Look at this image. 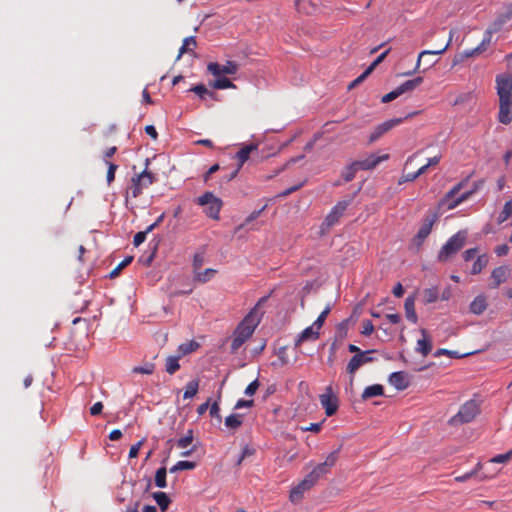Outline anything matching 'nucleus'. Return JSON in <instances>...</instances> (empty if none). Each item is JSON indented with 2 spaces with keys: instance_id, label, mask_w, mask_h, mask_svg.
Masks as SVG:
<instances>
[{
  "instance_id": "f257e3e1",
  "label": "nucleus",
  "mask_w": 512,
  "mask_h": 512,
  "mask_svg": "<svg viewBox=\"0 0 512 512\" xmlns=\"http://www.w3.org/2000/svg\"><path fill=\"white\" fill-rule=\"evenodd\" d=\"M468 237L467 230H460L452 236L438 253L437 260L441 263L447 262L456 255L465 245Z\"/></svg>"
},
{
  "instance_id": "f03ea898",
  "label": "nucleus",
  "mask_w": 512,
  "mask_h": 512,
  "mask_svg": "<svg viewBox=\"0 0 512 512\" xmlns=\"http://www.w3.org/2000/svg\"><path fill=\"white\" fill-rule=\"evenodd\" d=\"M480 411L479 403L471 399L460 407L458 413L448 421V424L451 426H457L469 423L473 421L478 414H480Z\"/></svg>"
},
{
  "instance_id": "7ed1b4c3",
  "label": "nucleus",
  "mask_w": 512,
  "mask_h": 512,
  "mask_svg": "<svg viewBox=\"0 0 512 512\" xmlns=\"http://www.w3.org/2000/svg\"><path fill=\"white\" fill-rule=\"evenodd\" d=\"M196 203L199 206H208L205 210V214L214 220H219V213L223 206V201L216 197L212 192H205L196 199Z\"/></svg>"
},
{
  "instance_id": "20e7f679",
  "label": "nucleus",
  "mask_w": 512,
  "mask_h": 512,
  "mask_svg": "<svg viewBox=\"0 0 512 512\" xmlns=\"http://www.w3.org/2000/svg\"><path fill=\"white\" fill-rule=\"evenodd\" d=\"M452 37H453V31H450L449 39L444 46H441L435 50L422 51L418 56L415 70H417L421 64H423L425 66L424 71L433 67L438 61L435 58V56L443 54L448 49V47L450 46V44L452 42Z\"/></svg>"
},
{
  "instance_id": "39448f33",
  "label": "nucleus",
  "mask_w": 512,
  "mask_h": 512,
  "mask_svg": "<svg viewBox=\"0 0 512 512\" xmlns=\"http://www.w3.org/2000/svg\"><path fill=\"white\" fill-rule=\"evenodd\" d=\"M378 350L371 349L366 351H361L357 355H354L349 360L346 371L351 376L350 377V385L353 384L354 374L356 371L364 364L374 362L376 359L374 357L369 356L372 353H377Z\"/></svg>"
},
{
  "instance_id": "423d86ee",
  "label": "nucleus",
  "mask_w": 512,
  "mask_h": 512,
  "mask_svg": "<svg viewBox=\"0 0 512 512\" xmlns=\"http://www.w3.org/2000/svg\"><path fill=\"white\" fill-rule=\"evenodd\" d=\"M354 196H349L347 199L339 201L331 210V212L326 216L324 222L321 225V232L324 233L326 230L330 229L334 224H336L340 217L343 215L347 207L353 201Z\"/></svg>"
},
{
  "instance_id": "0eeeda50",
  "label": "nucleus",
  "mask_w": 512,
  "mask_h": 512,
  "mask_svg": "<svg viewBox=\"0 0 512 512\" xmlns=\"http://www.w3.org/2000/svg\"><path fill=\"white\" fill-rule=\"evenodd\" d=\"M133 170H136V166H133ZM154 181V174L152 172L147 171V169L140 173H135V176L131 178L133 196L137 197L138 195H140L142 193V189L152 185Z\"/></svg>"
},
{
  "instance_id": "6e6552de",
  "label": "nucleus",
  "mask_w": 512,
  "mask_h": 512,
  "mask_svg": "<svg viewBox=\"0 0 512 512\" xmlns=\"http://www.w3.org/2000/svg\"><path fill=\"white\" fill-rule=\"evenodd\" d=\"M438 218H439V215L437 212L425 217L424 222H423L422 226L420 227L418 233L412 239L413 245H415L417 248H420L422 246L425 239L431 233L432 227L436 223Z\"/></svg>"
},
{
  "instance_id": "1a4fd4ad",
  "label": "nucleus",
  "mask_w": 512,
  "mask_h": 512,
  "mask_svg": "<svg viewBox=\"0 0 512 512\" xmlns=\"http://www.w3.org/2000/svg\"><path fill=\"white\" fill-rule=\"evenodd\" d=\"M259 323L260 319H258L255 323L253 322V311H250L238 324L234 331V335L242 337L246 341L252 336L255 328Z\"/></svg>"
},
{
  "instance_id": "9d476101",
  "label": "nucleus",
  "mask_w": 512,
  "mask_h": 512,
  "mask_svg": "<svg viewBox=\"0 0 512 512\" xmlns=\"http://www.w3.org/2000/svg\"><path fill=\"white\" fill-rule=\"evenodd\" d=\"M320 402L325 409V413L328 417L335 415L339 408V401L336 395H334L332 387L326 388V393L320 395Z\"/></svg>"
},
{
  "instance_id": "9b49d317",
  "label": "nucleus",
  "mask_w": 512,
  "mask_h": 512,
  "mask_svg": "<svg viewBox=\"0 0 512 512\" xmlns=\"http://www.w3.org/2000/svg\"><path fill=\"white\" fill-rule=\"evenodd\" d=\"M498 120L502 124H510L512 121V95L501 94L499 96Z\"/></svg>"
},
{
  "instance_id": "f8f14e48",
  "label": "nucleus",
  "mask_w": 512,
  "mask_h": 512,
  "mask_svg": "<svg viewBox=\"0 0 512 512\" xmlns=\"http://www.w3.org/2000/svg\"><path fill=\"white\" fill-rule=\"evenodd\" d=\"M239 69V64L235 61H227L225 65H220L217 62H211L207 66V70L214 76L221 75H234Z\"/></svg>"
},
{
  "instance_id": "ddd939ff",
  "label": "nucleus",
  "mask_w": 512,
  "mask_h": 512,
  "mask_svg": "<svg viewBox=\"0 0 512 512\" xmlns=\"http://www.w3.org/2000/svg\"><path fill=\"white\" fill-rule=\"evenodd\" d=\"M403 122L402 118H394L387 120L375 127L374 131L370 134L368 144H372L377 141L381 136L390 131L395 126Z\"/></svg>"
},
{
  "instance_id": "4468645a",
  "label": "nucleus",
  "mask_w": 512,
  "mask_h": 512,
  "mask_svg": "<svg viewBox=\"0 0 512 512\" xmlns=\"http://www.w3.org/2000/svg\"><path fill=\"white\" fill-rule=\"evenodd\" d=\"M316 482L309 478V475H306V477L295 487H293L290 491V501L293 503H298L302 500L303 494L305 491L312 488Z\"/></svg>"
},
{
  "instance_id": "2eb2a0df",
  "label": "nucleus",
  "mask_w": 512,
  "mask_h": 512,
  "mask_svg": "<svg viewBox=\"0 0 512 512\" xmlns=\"http://www.w3.org/2000/svg\"><path fill=\"white\" fill-rule=\"evenodd\" d=\"M420 332L423 338L417 341L416 351L425 357L432 351V338L426 329L422 328L420 329Z\"/></svg>"
},
{
  "instance_id": "dca6fc26",
  "label": "nucleus",
  "mask_w": 512,
  "mask_h": 512,
  "mask_svg": "<svg viewBox=\"0 0 512 512\" xmlns=\"http://www.w3.org/2000/svg\"><path fill=\"white\" fill-rule=\"evenodd\" d=\"M496 83L498 96H501V94L512 96V76L500 74L496 77Z\"/></svg>"
},
{
  "instance_id": "f3484780",
  "label": "nucleus",
  "mask_w": 512,
  "mask_h": 512,
  "mask_svg": "<svg viewBox=\"0 0 512 512\" xmlns=\"http://www.w3.org/2000/svg\"><path fill=\"white\" fill-rule=\"evenodd\" d=\"M389 382L397 389V390H405L409 387L410 382L407 377V373L404 371L393 372L389 376Z\"/></svg>"
},
{
  "instance_id": "a211bd4d",
  "label": "nucleus",
  "mask_w": 512,
  "mask_h": 512,
  "mask_svg": "<svg viewBox=\"0 0 512 512\" xmlns=\"http://www.w3.org/2000/svg\"><path fill=\"white\" fill-rule=\"evenodd\" d=\"M509 269L507 266H499L492 271L491 278L493 282L490 284V288L496 289L500 284L504 283L507 279Z\"/></svg>"
},
{
  "instance_id": "6ab92c4d",
  "label": "nucleus",
  "mask_w": 512,
  "mask_h": 512,
  "mask_svg": "<svg viewBox=\"0 0 512 512\" xmlns=\"http://www.w3.org/2000/svg\"><path fill=\"white\" fill-rule=\"evenodd\" d=\"M314 326L307 327L302 331V333L298 336V338L295 341V347H299L303 342L305 341H315L319 338L320 333L318 330L313 329Z\"/></svg>"
},
{
  "instance_id": "aec40b11",
  "label": "nucleus",
  "mask_w": 512,
  "mask_h": 512,
  "mask_svg": "<svg viewBox=\"0 0 512 512\" xmlns=\"http://www.w3.org/2000/svg\"><path fill=\"white\" fill-rule=\"evenodd\" d=\"M415 298V295H411L406 298L404 303L406 318L413 323H417L418 321V317L415 311Z\"/></svg>"
},
{
  "instance_id": "412c9836",
  "label": "nucleus",
  "mask_w": 512,
  "mask_h": 512,
  "mask_svg": "<svg viewBox=\"0 0 512 512\" xmlns=\"http://www.w3.org/2000/svg\"><path fill=\"white\" fill-rule=\"evenodd\" d=\"M257 148H258V144H256V143H251L249 145H245L244 147H242L236 154V157L239 160V163L237 166L239 168H242L244 163L249 159L251 152L257 150Z\"/></svg>"
},
{
  "instance_id": "4be33fe9",
  "label": "nucleus",
  "mask_w": 512,
  "mask_h": 512,
  "mask_svg": "<svg viewBox=\"0 0 512 512\" xmlns=\"http://www.w3.org/2000/svg\"><path fill=\"white\" fill-rule=\"evenodd\" d=\"M487 306L486 297L484 295H478L470 304V312L480 315L487 309Z\"/></svg>"
},
{
  "instance_id": "5701e85b",
  "label": "nucleus",
  "mask_w": 512,
  "mask_h": 512,
  "mask_svg": "<svg viewBox=\"0 0 512 512\" xmlns=\"http://www.w3.org/2000/svg\"><path fill=\"white\" fill-rule=\"evenodd\" d=\"M384 387L381 384H374L364 389L361 398L366 401L372 397L383 396Z\"/></svg>"
},
{
  "instance_id": "b1692460",
  "label": "nucleus",
  "mask_w": 512,
  "mask_h": 512,
  "mask_svg": "<svg viewBox=\"0 0 512 512\" xmlns=\"http://www.w3.org/2000/svg\"><path fill=\"white\" fill-rule=\"evenodd\" d=\"M153 499L156 501L159 506L161 512H166L171 504V499L169 496L162 491L154 492L152 494Z\"/></svg>"
},
{
  "instance_id": "393cba45",
  "label": "nucleus",
  "mask_w": 512,
  "mask_h": 512,
  "mask_svg": "<svg viewBox=\"0 0 512 512\" xmlns=\"http://www.w3.org/2000/svg\"><path fill=\"white\" fill-rule=\"evenodd\" d=\"M190 45H192L193 47L197 46V41L194 36H190V37H187L184 39L183 45L180 48L179 53L177 55V58H176L177 60H179L181 58V56L185 53H190L194 57H197V54L194 52L193 49L190 48Z\"/></svg>"
},
{
  "instance_id": "a878e982",
  "label": "nucleus",
  "mask_w": 512,
  "mask_h": 512,
  "mask_svg": "<svg viewBox=\"0 0 512 512\" xmlns=\"http://www.w3.org/2000/svg\"><path fill=\"white\" fill-rule=\"evenodd\" d=\"M423 82V78L422 77H416L414 79H411V80H407L405 81L404 83H402L398 88L399 90V93L400 95L406 93V92H410L412 90H414L415 88H417L421 83Z\"/></svg>"
},
{
  "instance_id": "bb28decb",
  "label": "nucleus",
  "mask_w": 512,
  "mask_h": 512,
  "mask_svg": "<svg viewBox=\"0 0 512 512\" xmlns=\"http://www.w3.org/2000/svg\"><path fill=\"white\" fill-rule=\"evenodd\" d=\"M199 347H200V344L195 340H191L189 342L182 343L178 347V353H179L178 355H179V357H183L185 355H188V354L196 351Z\"/></svg>"
},
{
  "instance_id": "cd10ccee",
  "label": "nucleus",
  "mask_w": 512,
  "mask_h": 512,
  "mask_svg": "<svg viewBox=\"0 0 512 512\" xmlns=\"http://www.w3.org/2000/svg\"><path fill=\"white\" fill-rule=\"evenodd\" d=\"M209 86L213 89L236 88L235 84L227 77H219L209 82Z\"/></svg>"
},
{
  "instance_id": "c85d7f7f",
  "label": "nucleus",
  "mask_w": 512,
  "mask_h": 512,
  "mask_svg": "<svg viewBox=\"0 0 512 512\" xmlns=\"http://www.w3.org/2000/svg\"><path fill=\"white\" fill-rule=\"evenodd\" d=\"M389 155L385 154L383 156H376L371 154L366 159L362 160L364 164V169L371 170L374 169L382 160L388 159Z\"/></svg>"
},
{
  "instance_id": "c756f323",
  "label": "nucleus",
  "mask_w": 512,
  "mask_h": 512,
  "mask_svg": "<svg viewBox=\"0 0 512 512\" xmlns=\"http://www.w3.org/2000/svg\"><path fill=\"white\" fill-rule=\"evenodd\" d=\"M512 18V2L508 5L506 12L500 14L494 21V30H500L501 27Z\"/></svg>"
},
{
  "instance_id": "7c9ffc66",
  "label": "nucleus",
  "mask_w": 512,
  "mask_h": 512,
  "mask_svg": "<svg viewBox=\"0 0 512 512\" xmlns=\"http://www.w3.org/2000/svg\"><path fill=\"white\" fill-rule=\"evenodd\" d=\"M166 477H167V469H166V467L162 466V467L158 468L156 470L155 477H154L155 485L158 488H165V487H167Z\"/></svg>"
},
{
  "instance_id": "2f4dec72",
  "label": "nucleus",
  "mask_w": 512,
  "mask_h": 512,
  "mask_svg": "<svg viewBox=\"0 0 512 512\" xmlns=\"http://www.w3.org/2000/svg\"><path fill=\"white\" fill-rule=\"evenodd\" d=\"M243 423V414H231L225 419V425L233 430H237Z\"/></svg>"
},
{
  "instance_id": "473e14b6",
  "label": "nucleus",
  "mask_w": 512,
  "mask_h": 512,
  "mask_svg": "<svg viewBox=\"0 0 512 512\" xmlns=\"http://www.w3.org/2000/svg\"><path fill=\"white\" fill-rule=\"evenodd\" d=\"M180 358L181 357H179V355H177V356H169L166 359L165 370L168 374L173 375L174 373H176L179 370V368H180L179 359Z\"/></svg>"
},
{
  "instance_id": "72a5a7b5",
  "label": "nucleus",
  "mask_w": 512,
  "mask_h": 512,
  "mask_svg": "<svg viewBox=\"0 0 512 512\" xmlns=\"http://www.w3.org/2000/svg\"><path fill=\"white\" fill-rule=\"evenodd\" d=\"M330 467L325 463H319L308 475L309 478L313 479L315 482L319 480L322 475L328 473Z\"/></svg>"
},
{
  "instance_id": "f704fd0d",
  "label": "nucleus",
  "mask_w": 512,
  "mask_h": 512,
  "mask_svg": "<svg viewBox=\"0 0 512 512\" xmlns=\"http://www.w3.org/2000/svg\"><path fill=\"white\" fill-rule=\"evenodd\" d=\"M422 294L424 304L434 303L439 298V292L437 287L424 289Z\"/></svg>"
},
{
  "instance_id": "c9c22d12",
  "label": "nucleus",
  "mask_w": 512,
  "mask_h": 512,
  "mask_svg": "<svg viewBox=\"0 0 512 512\" xmlns=\"http://www.w3.org/2000/svg\"><path fill=\"white\" fill-rule=\"evenodd\" d=\"M498 30H494V22L491 27L487 29L486 35L480 45L475 48V52H479L480 54L487 49V46L491 43L492 33L497 32Z\"/></svg>"
},
{
  "instance_id": "e433bc0d",
  "label": "nucleus",
  "mask_w": 512,
  "mask_h": 512,
  "mask_svg": "<svg viewBox=\"0 0 512 512\" xmlns=\"http://www.w3.org/2000/svg\"><path fill=\"white\" fill-rule=\"evenodd\" d=\"M488 264V256L486 254L479 255L472 266L471 273L479 274Z\"/></svg>"
},
{
  "instance_id": "4c0bfd02",
  "label": "nucleus",
  "mask_w": 512,
  "mask_h": 512,
  "mask_svg": "<svg viewBox=\"0 0 512 512\" xmlns=\"http://www.w3.org/2000/svg\"><path fill=\"white\" fill-rule=\"evenodd\" d=\"M196 467V463L192 461H179L176 465H174L172 468H170V473H175L177 471L182 470H192Z\"/></svg>"
},
{
  "instance_id": "58836bf2",
  "label": "nucleus",
  "mask_w": 512,
  "mask_h": 512,
  "mask_svg": "<svg viewBox=\"0 0 512 512\" xmlns=\"http://www.w3.org/2000/svg\"><path fill=\"white\" fill-rule=\"evenodd\" d=\"M198 388H199V381L198 380L190 381L187 384V386H186V390L184 392V396L183 397L185 399L194 397L197 394V392H198Z\"/></svg>"
},
{
  "instance_id": "ea45409f",
  "label": "nucleus",
  "mask_w": 512,
  "mask_h": 512,
  "mask_svg": "<svg viewBox=\"0 0 512 512\" xmlns=\"http://www.w3.org/2000/svg\"><path fill=\"white\" fill-rule=\"evenodd\" d=\"M470 354L471 353H465V354L460 355L456 351H451V350H448V349L441 348V349H438L434 353V356L435 357H439V356H442V355H446V356H449V357L454 358V359H459V358L466 357V356H468Z\"/></svg>"
},
{
  "instance_id": "a19ab883",
  "label": "nucleus",
  "mask_w": 512,
  "mask_h": 512,
  "mask_svg": "<svg viewBox=\"0 0 512 512\" xmlns=\"http://www.w3.org/2000/svg\"><path fill=\"white\" fill-rule=\"evenodd\" d=\"M512 214V201L509 200L504 204L503 210L498 217V223L505 222Z\"/></svg>"
},
{
  "instance_id": "79ce46f5",
  "label": "nucleus",
  "mask_w": 512,
  "mask_h": 512,
  "mask_svg": "<svg viewBox=\"0 0 512 512\" xmlns=\"http://www.w3.org/2000/svg\"><path fill=\"white\" fill-rule=\"evenodd\" d=\"M459 193V191H457L455 189V187H453L450 191H448L445 196L439 201L438 203V208L440 209L441 207L443 206H447L448 207V203H451L452 200H455L454 197Z\"/></svg>"
},
{
  "instance_id": "37998d69",
  "label": "nucleus",
  "mask_w": 512,
  "mask_h": 512,
  "mask_svg": "<svg viewBox=\"0 0 512 512\" xmlns=\"http://www.w3.org/2000/svg\"><path fill=\"white\" fill-rule=\"evenodd\" d=\"M473 194H474V192L472 191V189L462 193L458 198H456L455 200H452L451 203H448V209H454L460 203L469 199Z\"/></svg>"
},
{
  "instance_id": "c03bdc74",
  "label": "nucleus",
  "mask_w": 512,
  "mask_h": 512,
  "mask_svg": "<svg viewBox=\"0 0 512 512\" xmlns=\"http://www.w3.org/2000/svg\"><path fill=\"white\" fill-rule=\"evenodd\" d=\"M192 442H193V430L190 429V430H188L187 434L184 437L178 439L176 443L179 448H186Z\"/></svg>"
},
{
  "instance_id": "a18cd8bd",
  "label": "nucleus",
  "mask_w": 512,
  "mask_h": 512,
  "mask_svg": "<svg viewBox=\"0 0 512 512\" xmlns=\"http://www.w3.org/2000/svg\"><path fill=\"white\" fill-rule=\"evenodd\" d=\"M189 91L194 92L201 100H205L209 93V89L204 84L195 85Z\"/></svg>"
},
{
  "instance_id": "49530a36",
  "label": "nucleus",
  "mask_w": 512,
  "mask_h": 512,
  "mask_svg": "<svg viewBox=\"0 0 512 512\" xmlns=\"http://www.w3.org/2000/svg\"><path fill=\"white\" fill-rule=\"evenodd\" d=\"M391 51V48L387 49L386 51H384L382 54H380L367 68L366 70H368L370 73H372L375 68L380 64L382 63L385 58L387 57V55L389 54V52Z\"/></svg>"
},
{
  "instance_id": "de8ad7c7",
  "label": "nucleus",
  "mask_w": 512,
  "mask_h": 512,
  "mask_svg": "<svg viewBox=\"0 0 512 512\" xmlns=\"http://www.w3.org/2000/svg\"><path fill=\"white\" fill-rule=\"evenodd\" d=\"M215 273H216V270L211 269V268H208V269L204 270L203 272H196V280H198L199 282L205 283Z\"/></svg>"
},
{
  "instance_id": "09e8293b",
  "label": "nucleus",
  "mask_w": 512,
  "mask_h": 512,
  "mask_svg": "<svg viewBox=\"0 0 512 512\" xmlns=\"http://www.w3.org/2000/svg\"><path fill=\"white\" fill-rule=\"evenodd\" d=\"M265 208H266V205H264V206H263L261 209H259V210H255V211H253V212H252V213H251V214H250V215L245 219V222H244L243 224L239 225V226L236 228V230L238 231V230L242 229V228L244 227V225H246V224H248V223H250V222L254 221L255 219H257V218L261 215V213L265 210Z\"/></svg>"
},
{
  "instance_id": "8fccbe9b",
  "label": "nucleus",
  "mask_w": 512,
  "mask_h": 512,
  "mask_svg": "<svg viewBox=\"0 0 512 512\" xmlns=\"http://www.w3.org/2000/svg\"><path fill=\"white\" fill-rule=\"evenodd\" d=\"M330 311H331V307L327 306L326 309L324 311H322L321 314L318 316V318L316 319V321L313 324V326H315L317 328V330H319L323 326Z\"/></svg>"
},
{
  "instance_id": "3c124183",
  "label": "nucleus",
  "mask_w": 512,
  "mask_h": 512,
  "mask_svg": "<svg viewBox=\"0 0 512 512\" xmlns=\"http://www.w3.org/2000/svg\"><path fill=\"white\" fill-rule=\"evenodd\" d=\"M342 448V445H340L336 450L332 451L324 461L330 468L335 465V463L338 460L339 452Z\"/></svg>"
},
{
  "instance_id": "603ef678",
  "label": "nucleus",
  "mask_w": 512,
  "mask_h": 512,
  "mask_svg": "<svg viewBox=\"0 0 512 512\" xmlns=\"http://www.w3.org/2000/svg\"><path fill=\"white\" fill-rule=\"evenodd\" d=\"M155 365L153 363H147L145 366H136L133 368L134 373L152 374L154 372Z\"/></svg>"
},
{
  "instance_id": "864d4df0",
  "label": "nucleus",
  "mask_w": 512,
  "mask_h": 512,
  "mask_svg": "<svg viewBox=\"0 0 512 512\" xmlns=\"http://www.w3.org/2000/svg\"><path fill=\"white\" fill-rule=\"evenodd\" d=\"M371 73L365 69V71L358 76L355 80H353L347 87V89L350 91L354 88H356L358 85H360L364 80L370 75Z\"/></svg>"
},
{
  "instance_id": "5fc2aeb1",
  "label": "nucleus",
  "mask_w": 512,
  "mask_h": 512,
  "mask_svg": "<svg viewBox=\"0 0 512 512\" xmlns=\"http://www.w3.org/2000/svg\"><path fill=\"white\" fill-rule=\"evenodd\" d=\"M128 266V257H125L110 273L109 278L113 279L119 275V273Z\"/></svg>"
},
{
  "instance_id": "6e6d98bb",
  "label": "nucleus",
  "mask_w": 512,
  "mask_h": 512,
  "mask_svg": "<svg viewBox=\"0 0 512 512\" xmlns=\"http://www.w3.org/2000/svg\"><path fill=\"white\" fill-rule=\"evenodd\" d=\"M347 332H348V320L346 319L337 325L336 334H337L338 338L343 339L347 336Z\"/></svg>"
},
{
  "instance_id": "4d7b16f0",
  "label": "nucleus",
  "mask_w": 512,
  "mask_h": 512,
  "mask_svg": "<svg viewBox=\"0 0 512 512\" xmlns=\"http://www.w3.org/2000/svg\"><path fill=\"white\" fill-rule=\"evenodd\" d=\"M304 157H305V156L302 154V155H299V156H297V157L290 158V159H289V160H288V161H287V162H286V163H285L281 168H279V169L275 172L274 176H275V175H277V174H279V173H281V172H283V171H284L287 167H289L291 164H294V163H296V162H298V161L302 160ZM272 177H273V175H272V176H269L268 178L270 179V178H272Z\"/></svg>"
},
{
  "instance_id": "13d9d810",
  "label": "nucleus",
  "mask_w": 512,
  "mask_h": 512,
  "mask_svg": "<svg viewBox=\"0 0 512 512\" xmlns=\"http://www.w3.org/2000/svg\"><path fill=\"white\" fill-rule=\"evenodd\" d=\"M512 458V449L509 450L507 453L505 454H500V455H497L495 457H493L490 462H493V463H506L508 462L510 459Z\"/></svg>"
},
{
  "instance_id": "bf43d9fd",
  "label": "nucleus",
  "mask_w": 512,
  "mask_h": 512,
  "mask_svg": "<svg viewBox=\"0 0 512 512\" xmlns=\"http://www.w3.org/2000/svg\"><path fill=\"white\" fill-rule=\"evenodd\" d=\"M355 174H356V171H355V169H353V166L350 164L349 166L346 167L345 171L342 173V177H343L344 181L350 182L354 179Z\"/></svg>"
},
{
  "instance_id": "052dcab7",
  "label": "nucleus",
  "mask_w": 512,
  "mask_h": 512,
  "mask_svg": "<svg viewBox=\"0 0 512 512\" xmlns=\"http://www.w3.org/2000/svg\"><path fill=\"white\" fill-rule=\"evenodd\" d=\"M245 343V340L242 337H238L234 335L232 344H231V353L235 354L237 350Z\"/></svg>"
},
{
  "instance_id": "680f3d73",
  "label": "nucleus",
  "mask_w": 512,
  "mask_h": 512,
  "mask_svg": "<svg viewBox=\"0 0 512 512\" xmlns=\"http://www.w3.org/2000/svg\"><path fill=\"white\" fill-rule=\"evenodd\" d=\"M363 329L361 331V334L364 336H369L374 332V325L370 320H364L362 322Z\"/></svg>"
},
{
  "instance_id": "e2e57ef3",
  "label": "nucleus",
  "mask_w": 512,
  "mask_h": 512,
  "mask_svg": "<svg viewBox=\"0 0 512 512\" xmlns=\"http://www.w3.org/2000/svg\"><path fill=\"white\" fill-rule=\"evenodd\" d=\"M204 262V256L202 253H196L193 258V268L195 272L201 269Z\"/></svg>"
},
{
  "instance_id": "0e129e2a",
  "label": "nucleus",
  "mask_w": 512,
  "mask_h": 512,
  "mask_svg": "<svg viewBox=\"0 0 512 512\" xmlns=\"http://www.w3.org/2000/svg\"><path fill=\"white\" fill-rule=\"evenodd\" d=\"M399 96H401V95L399 93L398 88H396L395 90H393V91L387 93L386 95H384L382 97V99H381V102L382 103H389V102L395 100L396 98H398Z\"/></svg>"
},
{
  "instance_id": "69168bd1",
  "label": "nucleus",
  "mask_w": 512,
  "mask_h": 512,
  "mask_svg": "<svg viewBox=\"0 0 512 512\" xmlns=\"http://www.w3.org/2000/svg\"><path fill=\"white\" fill-rule=\"evenodd\" d=\"M259 381L258 379H255L254 381H252L245 389V394L248 395V396H253L257 389L259 388Z\"/></svg>"
},
{
  "instance_id": "338daca9",
  "label": "nucleus",
  "mask_w": 512,
  "mask_h": 512,
  "mask_svg": "<svg viewBox=\"0 0 512 512\" xmlns=\"http://www.w3.org/2000/svg\"><path fill=\"white\" fill-rule=\"evenodd\" d=\"M286 346L279 347L276 351V355L278 356L281 365H286L288 363V359L286 357Z\"/></svg>"
},
{
  "instance_id": "774afa93",
  "label": "nucleus",
  "mask_w": 512,
  "mask_h": 512,
  "mask_svg": "<svg viewBox=\"0 0 512 512\" xmlns=\"http://www.w3.org/2000/svg\"><path fill=\"white\" fill-rule=\"evenodd\" d=\"M149 231H147V229L145 231H140L138 233L135 234L134 236V239H133V243L134 245L137 247L139 246L141 243L144 242L145 238H146V235Z\"/></svg>"
}]
</instances>
